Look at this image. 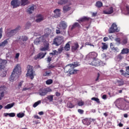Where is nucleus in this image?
Listing matches in <instances>:
<instances>
[{
  "mask_svg": "<svg viewBox=\"0 0 129 129\" xmlns=\"http://www.w3.org/2000/svg\"><path fill=\"white\" fill-rule=\"evenodd\" d=\"M29 38H28V36H22L21 37H20L19 38V41L20 42L23 41L21 43V45H24V44H25V42H27V41H28Z\"/></svg>",
  "mask_w": 129,
  "mask_h": 129,
  "instance_id": "nucleus-19",
  "label": "nucleus"
},
{
  "mask_svg": "<svg viewBox=\"0 0 129 129\" xmlns=\"http://www.w3.org/2000/svg\"><path fill=\"white\" fill-rule=\"evenodd\" d=\"M52 58H53V56L52 55H47L46 58V60L48 63H50L51 61H52Z\"/></svg>",
  "mask_w": 129,
  "mask_h": 129,
  "instance_id": "nucleus-39",
  "label": "nucleus"
},
{
  "mask_svg": "<svg viewBox=\"0 0 129 129\" xmlns=\"http://www.w3.org/2000/svg\"><path fill=\"white\" fill-rule=\"evenodd\" d=\"M77 70H74V68L73 67H72V68L70 70L69 72L70 73V74L72 75V74H76L77 73Z\"/></svg>",
  "mask_w": 129,
  "mask_h": 129,
  "instance_id": "nucleus-33",
  "label": "nucleus"
},
{
  "mask_svg": "<svg viewBox=\"0 0 129 129\" xmlns=\"http://www.w3.org/2000/svg\"><path fill=\"white\" fill-rule=\"evenodd\" d=\"M125 68L126 72H124V71H123V70H120L119 72L121 73V75H122L124 77H125L126 78H129V66L126 67Z\"/></svg>",
  "mask_w": 129,
  "mask_h": 129,
  "instance_id": "nucleus-12",
  "label": "nucleus"
},
{
  "mask_svg": "<svg viewBox=\"0 0 129 129\" xmlns=\"http://www.w3.org/2000/svg\"><path fill=\"white\" fill-rule=\"evenodd\" d=\"M20 57V53H17L15 55V59H19Z\"/></svg>",
  "mask_w": 129,
  "mask_h": 129,
  "instance_id": "nucleus-62",
  "label": "nucleus"
},
{
  "mask_svg": "<svg viewBox=\"0 0 129 129\" xmlns=\"http://www.w3.org/2000/svg\"><path fill=\"white\" fill-rule=\"evenodd\" d=\"M47 55V52L44 53L43 52H40L37 56L34 57V60H38V59H43Z\"/></svg>",
  "mask_w": 129,
  "mask_h": 129,
  "instance_id": "nucleus-17",
  "label": "nucleus"
},
{
  "mask_svg": "<svg viewBox=\"0 0 129 129\" xmlns=\"http://www.w3.org/2000/svg\"><path fill=\"white\" fill-rule=\"evenodd\" d=\"M64 50V47L62 46H61L58 49V52L59 54H61L62 53V51Z\"/></svg>",
  "mask_w": 129,
  "mask_h": 129,
  "instance_id": "nucleus-51",
  "label": "nucleus"
},
{
  "mask_svg": "<svg viewBox=\"0 0 129 129\" xmlns=\"http://www.w3.org/2000/svg\"><path fill=\"white\" fill-rule=\"evenodd\" d=\"M45 32H48V33H47V36H49L50 35V33L51 32V30H50L49 28H46L45 29Z\"/></svg>",
  "mask_w": 129,
  "mask_h": 129,
  "instance_id": "nucleus-59",
  "label": "nucleus"
},
{
  "mask_svg": "<svg viewBox=\"0 0 129 129\" xmlns=\"http://www.w3.org/2000/svg\"><path fill=\"white\" fill-rule=\"evenodd\" d=\"M53 13H54V18H59L61 16V10L56 9L54 10Z\"/></svg>",
  "mask_w": 129,
  "mask_h": 129,
  "instance_id": "nucleus-20",
  "label": "nucleus"
},
{
  "mask_svg": "<svg viewBox=\"0 0 129 129\" xmlns=\"http://www.w3.org/2000/svg\"><path fill=\"white\" fill-rule=\"evenodd\" d=\"M69 43H70V42L67 43L63 47L65 51H69V50H70V44H69Z\"/></svg>",
  "mask_w": 129,
  "mask_h": 129,
  "instance_id": "nucleus-36",
  "label": "nucleus"
},
{
  "mask_svg": "<svg viewBox=\"0 0 129 129\" xmlns=\"http://www.w3.org/2000/svg\"><path fill=\"white\" fill-rule=\"evenodd\" d=\"M46 84L47 85H50V84H52L53 83V80L52 79H48L45 82Z\"/></svg>",
  "mask_w": 129,
  "mask_h": 129,
  "instance_id": "nucleus-47",
  "label": "nucleus"
},
{
  "mask_svg": "<svg viewBox=\"0 0 129 129\" xmlns=\"http://www.w3.org/2000/svg\"><path fill=\"white\" fill-rule=\"evenodd\" d=\"M51 74V71H45L44 74L43 76L45 77H48L50 76V75Z\"/></svg>",
  "mask_w": 129,
  "mask_h": 129,
  "instance_id": "nucleus-42",
  "label": "nucleus"
},
{
  "mask_svg": "<svg viewBox=\"0 0 129 129\" xmlns=\"http://www.w3.org/2000/svg\"><path fill=\"white\" fill-rule=\"evenodd\" d=\"M102 44L103 45V46H102V49L103 50H106L107 48H108L107 44H106L105 43H102Z\"/></svg>",
  "mask_w": 129,
  "mask_h": 129,
  "instance_id": "nucleus-48",
  "label": "nucleus"
},
{
  "mask_svg": "<svg viewBox=\"0 0 129 129\" xmlns=\"http://www.w3.org/2000/svg\"><path fill=\"white\" fill-rule=\"evenodd\" d=\"M8 63V61L6 59H0V71L5 68V66Z\"/></svg>",
  "mask_w": 129,
  "mask_h": 129,
  "instance_id": "nucleus-18",
  "label": "nucleus"
},
{
  "mask_svg": "<svg viewBox=\"0 0 129 129\" xmlns=\"http://www.w3.org/2000/svg\"><path fill=\"white\" fill-rule=\"evenodd\" d=\"M52 52H53L54 56H55V55H58L59 54V52L56 50H53Z\"/></svg>",
  "mask_w": 129,
  "mask_h": 129,
  "instance_id": "nucleus-61",
  "label": "nucleus"
},
{
  "mask_svg": "<svg viewBox=\"0 0 129 129\" xmlns=\"http://www.w3.org/2000/svg\"><path fill=\"white\" fill-rule=\"evenodd\" d=\"M8 40L6 39L0 44V47H2V46L5 47V46H6L7 44H8Z\"/></svg>",
  "mask_w": 129,
  "mask_h": 129,
  "instance_id": "nucleus-40",
  "label": "nucleus"
},
{
  "mask_svg": "<svg viewBox=\"0 0 129 129\" xmlns=\"http://www.w3.org/2000/svg\"><path fill=\"white\" fill-rule=\"evenodd\" d=\"M40 103H41V101L39 100L37 102L34 103L33 106L34 107H37V106H38L39 105V104H40Z\"/></svg>",
  "mask_w": 129,
  "mask_h": 129,
  "instance_id": "nucleus-53",
  "label": "nucleus"
},
{
  "mask_svg": "<svg viewBox=\"0 0 129 129\" xmlns=\"http://www.w3.org/2000/svg\"><path fill=\"white\" fill-rule=\"evenodd\" d=\"M67 107L69 108H73V107H74V105L71 102H69L67 104Z\"/></svg>",
  "mask_w": 129,
  "mask_h": 129,
  "instance_id": "nucleus-41",
  "label": "nucleus"
},
{
  "mask_svg": "<svg viewBox=\"0 0 129 129\" xmlns=\"http://www.w3.org/2000/svg\"><path fill=\"white\" fill-rule=\"evenodd\" d=\"M0 91H2V92L0 93V96L3 98L4 96H5V92H6V86H1L0 87Z\"/></svg>",
  "mask_w": 129,
  "mask_h": 129,
  "instance_id": "nucleus-22",
  "label": "nucleus"
},
{
  "mask_svg": "<svg viewBox=\"0 0 129 129\" xmlns=\"http://www.w3.org/2000/svg\"><path fill=\"white\" fill-rule=\"evenodd\" d=\"M79 48V44L78 42H76L72 44V52H75Z\"/></svg>",
  "mask_w": 129,
  "mask_h": 129,
  "instance_id": "nucleus-16",
  "label": "nucleus"
},
{
  "mask_svg": "<svg viewBox=\"0 0 129 129\" xmlns=\"http://www.w3.org/2000/svg\"><path fill=\"white\" fill-rule=\"evenodd\" d=\"M97 56V53L95 52H90L87 56L88 63L90 61H92L93 60L96 59Z\"/></svg>",
  "mask_w": 129,
  "mask_h": 129,
  "instance_id": "nucleus-8",
  "label": "nucleus"
},
{
  "mask_svg": "<svg viewBox=\"0 0 129 129\" xmlns=\"http://www.w3.org/2000/svg\"><path fill=\"white\" fill-rule=\"evenodd\" d=\"M126 10L127 14H129V6H126Z\"/></svg>",
  "mask_w": 129,
  "mask_h": 129,
  "instance_id": "nucleus-64",
  "label": "nucleus"
},
{
  "mask_svg": "<svg viewBox=\"0 0 129 129\" xmlns=\"http://www.w3.org/2000/svg\"><path fill=\"white\" fill-rule=\"evenodd\" d=\"M54 96L52 95L48 96L46 98L48 99L49 101L52 102L53 101Z\"/></svg>",
  "mask_w": 129,
  "mask_h": 129,
  "instance_id": "nucleus-45",
  "label": "nucleus"
},
{
  "mask_svg": "<svg viewBox=\"0 0 129 129\" xmlns=\"http://www.w3.org/2000/svg\"><path fill=\"white\" fill-rule=\"evenodd\" d=\"M58 29H56V34H61V29L60 28H57Z\"/></svg>",
  "mask_w": 129,
  "mask_h": 129,
  "instance_id": "nucleus-60",
  "label": "nucleus"
},
{
  "mask_svg": "<svg viewBox=\"0 0 129 129\" xmlns=\"http://www.w3.org/2000/svg\"><path fill=\"white\" fill-rule=\"evenodd\" d=\"M78 112H79V113L80 114H83L84 113V110L81 109H79L78 110Z\"/></svg>",
  "mask_w": 129,
  "mask_h": 129,
  "instance_id": "nucleus-56",
  "label": "nucleus"
},
{
  "mask_svg": "<svg viewBox=\"0 0 129 129\" xmlns=\"http://www.w3.org/2000/svg\"><path fill=\"white\" fill-rule=\"evenodd\" d=\"M17 117L19 118H22V117H24L25 116V113H19L17 114Z\"/></svg>",
  "mask_w": 129,
  "mask_h": 129,
  "instance_id": "nucleus-43",
  "label": "nucleus"
},
{
  "mask_svg": "<svg viewBox=\"0 0 129 129\" xmlns=\"http://www.w3.org/2000/svg\"><path fill=\"white\" fill-rule=\"evenodd\" d=\"M37 9V6L35 5H32L31 6H30L27 10V13L31 15L33 14V12Z\"/></svg>",
  "mask_w": 129,
  "mask_h": 129,
  "instance_id": "nucleus-15",
  "label": "nucleus"
},
{
  "mask_svg": "<svg viewBox=\"0 0 129 129\" xmlns=\"http://www.w3.org/2000/svg\"><path fill=\"white\" fill-rule=\"evenodd\" d=\"M101 63H102V62L99 60V59H93L92 61H89V64L90 65H92V66H95L98 67V66H101Z\"/></svg>",
  "mask_w": 129,
  "mask_h": 129,
  "instance_id": "nucleus-9",
  "label": "nucleus"
},
{
  "mask_svg": "<svg viewBox=\"0 0 129 129\" xmlns=\"http://www.w3.org/2000/svg\"><path fill=\"white\" fill-rule=\"evenodd\" d=\"M55 95L56 96L59 97L61 95V93H59L58 92H56Z\"/></svg>",
  "mask_w": 129,
  "mask_h": 129,
  "instance_id": "nucleus-63",
  "label": "nucleus"
},
{
  "mask_svg": "<svg viewBox=\"0 0 129 129\" xmlns=\"http://www.w3.org/2000/svg\"><path fill=\"white\" fill-rule=\"evenodd\" d=\"M27 73L26 74V77H29L31 80H33L36 76L35 71L33 70V66L28 64L27 67Z\"/></svg>",
  "mask_w": 129,
  "mask_h": 129,
  "instance_id": "nucleus-2",
  "label": "nucleus"
},
{
  "mask_svg": "<svg viewBox=\"0 0 129 129\" xmlns=\"http://www.w3.org/2000/svg\"><path fill=\"white\" fill-rule=\"evenodd\" d=\"M15 104V102L8 104L7 105L5 106V109H10V108H12V107H13Z\"/></svg>",
  "mask_w": 129,
  "mask_h": 129,
  "instance_id": "nucleus-30",
  "label": "nucleus"
},
{
  "mask_svg": "<svg viewBox=\"0 0 129 129\" xmlns=\"http://www.w3.org/2000/svg\"><path fill=\"white\" fill-rule=\"evenodd\" d=\"M125 109L126 110L129 109V102H127V103L125 104Z\"/></svg>",
  "mask_w": 129,
  "mask_h": 129,
  "instance_id": "nucleus-58",
  "label": "nucleus"
},
{
  "mask_svg": "<svg viewBox=\"0 0 129 129\" xmlns=\"http://www.w3.org/2000/svg\"><path fill=\"white\" fill-rule=\"evenodd\" d=\"M48 92H52V89L50 88H44V89H40L39 93L41 96H45Z\"/></svg>",
  "mask_w": 129,
  "mask_h": 129,
  "instance_id": "nucleus-7",
  "label": "nucleus"
},
{
  "mask_svg": "<svg viewBox=\"0 0 129 129\" xmlns=\"http://www.w3.org/2000/svg\"><path fill=\"white\" fill-rule=\"evenodd\" d=\"M31 26V24L30 22H27L26 23V24L25 25V29L26 30H28V29H29V28L30 27V26Z\"/></svg>",
  "mask_w": 129,
  "mask_h": 129,
  "instance_id": "nucleus-52",
  "label": "nucleus"
},
{
  "mask_svg": "<svg viewBox=\"0 0 129 129\" xmlns=\"http://www.w3.org/2000/svg\"><path fill=\"white\" fill-rule=\"evenodd\" d=\"M58 27L60 28V30L64 31L67 29V23L64 21H62L60 22Z\"/></svg>",
  "mask_w": 129,
  "mask_h": 129,
  "instance_id": "nucleus-13",
  "label": "nucleus"
},
{
  "mask_svg": "<svg viewBox=\"0 0 129 129\" xmlns=\"http://www.w3.org/2000/svg\"><path fill=\"white\" fill-rule=\"evenodd\" d=\"M78 105L79 106H83V105H84V102H83L82 100L78 101Z\"/></svg>",
  "mask_w": 129,
  "mask_h": 129,
  "instance_id": "nucleus-50",
  "label": "nucleus"
},
{
  "mask_svg": "<svg viewBox=\"0 0 129 129\" xmlns=\"http://www.w3.org/2000/svg\"><path fill=\"white\" fill-rule=\"evenodd\" d=\"M68 3H69V0H59L57 4L60 5V6H63L64 5H67Z\"/></svg>",
  "mask_w": 129,
  "mask_h": 129,
  "instance_id": "nucleus-24",
  "label": "nucleus"
},
{
  "mask_svg": "<svg viewBox=\"0 0 129 129\" xmlns=\"http://www.w3.org/2000/svg\"><path fill=\"white\" fill-rule=\"evenodd\" d=\"M4 115L5 117H7L8 115L10 116V117H15L16 116V113H5Z\"/></svg>",
  "mask_w": 129,
  "mask_h": 129,
  "instance_id": "nucleus-27",
  "label": "nucleus"
},
{
  "mask_svg": "<svg viewBox=\"0 0 129 129\" xmlns=\"http://www.w3.org/2000/svg\"><path fill=\"white\" fill-rule=\"evenodd\" d=\"M49 45L50 44L49 43V42L45 41L43 43L44 47L40 48V51H48V50L49 49Z\"/></svg>",
  "mask_w": 129,
  "mask_h": 129,
  "instance_id": "nucleus-14",
  "label": "nucleus"
},
{
  "mask_svg": "<svg viewBox=\"0 0 129 129\" xmlns=\"http://www.w3.org/2000/svg\"><path fill=\"white\" fill-rule=\"evenodd\" d=\"M89 19L90 18L87 17H84L79 20V23H81V22H85V21H89Z\"/></svg>",
  "mask_w": 129,
  "mask_h": 129,
  "instance_id": "nucleus-34",
  "label": "nucleus"
},
{
  "mask_svg": "<svg viewBox=\"0 0 129 129\" xmlns=\"http://www.w3.org/2000/svg\"><path fill=\"white\" fill-rule=\"evenodd\" d=\"M102 6H103V4H102V2H100V1H97L96 3L95 4V7H96L97 8H101V7H102Z\"/></svg>",
  "mask_w": 129,
  "mask_h": 129,
  "instance_id": "nucleus-35",
  "label": "nucleus"
},
{
  "mask_svg": "<svg viewBox=\"0 0 129 129\" xmlns=\"http://www.w3.org/2000/svg\"><path fill=\"white\" fill-rule=\"evenodd\" d=\"M117 60L118 61H121V60H122L123 58V55H122V54L120 52L117 56Z\"/></svg>",
  "mask_w": 129,
  "mask_h": 129,
  "instance_id": "nucleus-37",
  "label": "nucleus"
},
{
  "mask_svg": "<svg viewBox=\"0 0 129 129\" xmlns=\"http://www.w3.org/2000/svg\"><path fill=\"white\" fill-rule=\"evenodd\" d=\"M22 29V27H21L20 25H18L16 29L12 30L11 31L8 32L7 33L6 35L8 38H11V37H13L15 36L16 34L18 33V32L20 31Z\"/></svg>",
  "mask_w": 129,
  "mask_h": 129,
  "instance_id": "nucleus-3",
  "label": "nucleus"
},
{
  "mask_svg": "<svg viewBox=\"0 0 129 129\" xmlns=\"http://www.w3.org/2000/svg\"><path fill=\"white\" fill-rule=\"evenodd\" d=\"M115 41L116 43H117V44H118V45H120V44H121L120 38H115Z\"/></svg>",
  "mask_w": 129,
  "mask_h": 129,
  "instance_id": "nucleus-49",
  "label": "nucleus"
},
{
  "mask_svg": "<svg viewBox=\"0 0 129 129\" xmlns=\"http://www.w3.org/2000/svg\"><path fill=\"white\" fill-rule=\"evenodd\" d=\"M96 119L91 118H85L82 120V122L84 124L86 125H90L91 122H93L94 124L96 123Z\"/></svg>",
  "mask_w": 129,
  "mask_h": 129,
  "instance_id": "nucleus-5",
  "label": "nucleus"
},
{
  "mask_svg": "<svg viewBox=\"0 0 129 129\" xmlns=\"http://www.w3.org/2000/svg\"><path fill=\"white\" fill-rule=\"evenodd\" d=\"M21 73L22 70L21 69V67H20L19 64H17L12 72V75L10 78V81L13 82L15 78H19V76L21 75Z\"/></svg>",
  "mask_w": 129,
  "mask_h": 129,
  "instance_id": "nucleus-1",
  "label": "nucleus"
},
{
  "mask_svg": "<svg viewBox=\"0 0 129 129\" xmlns=\"http://www.w3.org/2000/svg\"><path fill=\"white\" fill-rule=\"evenodd\" d=\"M91 99V100H93L94 101H96V102H97V103H100V100H99L98 98L92 97Z\"/></svg>",
  "mask_w": 129,
  "mask_h": 129,
  "instance_id": "nucleus-44",
  "label": "nucleus"
},
{
  "mask_svg": "<svg viewBox=\"0 0 129 129\" xmlns=\"http://www.w3.org/2000/svg\"><path fill=\"white\" fill-rule=\"evenodd\" d=\"M110 47L111 49V50H112L113 51H114V52H119V49L118 48V47L114 46V45L112 43H111L110 44Z\"/></svg>",
  "mask_w": 129,
  "mask_h": 129,
  "instance_id": "nucleus-23",
  "label": "nucleus"
},
{
  "mask_svg": "<svg viewBox=\"0 0 129 129\" xmlns=\"http://www.w3.org/2000/svg\"><path fill=\"white\" fill-rule=\"evenodd\" d=\"M80 24L77 22H75L73 25L72 27H71V30H73L74 29H75V28H80Z\"/></svg>",
  "mask_w": 129,
  "mask_h": 129,
  "instance_id": "nucleus-29",
  "label": "nucleus"
},
{
  "mask_svg": "<svg viewBox=\"0 0 129 129\" xmlns=\"http://www.w3.org/2000/svg\"><path fill=\"white\" fill-rule=\"evenodd\" d=\"M77 66H78V64H69L67 65L64 69V72H66V73H68V72H69V71H70V69H71V68H75V67H77Z\"/></svg>",
  "mask_w": 129,
  "mask_h": 129,
  "instance_id": "nucleus-11",
  "label": "nucleus"
},
{
  "mask_svg": "<svg viewBox=\"0 0 129 129\" xmlns=\"http://www.w3.org/2000/svg\"><path fill=\"white\" fill-rule=\"evenodd\" d=\"M63 43V36H58L53 40V44L55 46H60Z\"/></svg>",
  "mask_w": 129,
  "mask_h": 129,
  "instance_id": "nucleus-6",
  "label": "nucleus"
},
{
  "mask_svg": "<svg viewBox=\"0 0 129 129\" xmlns=\"http://www.w3.org/2000/svg\"><path fill=\"white\" fill-rule=\"evenodd\" d=\"M55 67H60V65L57 63L56 66H53V64H50L48 66V69H52V68H55Z\"/></svg>",
  "mask_w": 129,
  "mask_h": 129,
  "instance_id": "nucleus-46",
  "label": "nucleus"
},
{
  "mask_svg": "<svg viewBox=\"0 0 129 129\" xmlns=\"http://www.w3.org/2000/svg\"><path fill=\"white\" fill-rule=\"evenodd\" d=\"M127 43V39L124 38V39L122 40V42H121V44L122 45H125V44Z\"/></svg>",
  "mask_w": 129,
  "mask_h": 129,
  "instance_id": "nucleus-54",
  "label": "nucleus"
},
{
  "mask_svg": "<svg viewBox=\"0 0 129 129\" xmlns=\"http://www.w3.org/2000/svg\"><path fill=\"white\" fill-rule=\"evenodd\" d=\"M21 6V1L20 0H12L11 2V6L13 9L19 8Z\"/></svg>",
  "mask_w": 129,
  "mask_h": 129,
  "instance_id": "nucleus-10",
  "label": "nucleus"
},
{
  "mask_svg": "<svg viewBox=\"0 0 129 129\" xmlns=\"http://www.w3.org/2000/svg\"><path fill=\"white\" fill-rule=\"evenodd\" d=\"M112 13H113V7H110L108 11H104V13L106 15H111Z\"/></svg>",
  "mask_w": 129,
  "mask_h": 129,
  "instance_id": "nucleus-26",
  "label": "nucleus"
},
{
  "mask_svg": "<svg viewBox=\"0 0 129 129\" xmlns=\"http://www.w3.org/2000/svg\"><path fill=\"white\" fill-rule=\"evenodd\" d=\"M3 28H0V40L1 39H2V38H3Z\"/></svg>",
  "mask_w": 129,
  "mask_h": 129,
  "instance_id": "nucleus-57",
  "label": "nucleus"
},
{
  "mask_svg": "<svg viewBox=\"0 0 129 129\" xmlns=\"http://www.w3.org/2000/svg\"><path fill=\"white\" fill-rule=\"evenodd\" d=\"M35 45H39L41 43V37L37 38L34 42Z\"/></svg>",
  "mask_w": 129,
  "mask_h": 129,
  "instance_id": "nucleus-38",
  "label": "nucleus"
},
{
  "mask_svg": "<svg viewBox=\"0 0 129 129\" xmlns=\"http://www.w3.org/2000/svg\"><path fill=\"white\" fill-rule=\"evenodd\" d=\"M36 18H38L35 20L36 23H40L42 21H44V16L41 14L36 15Z\"/></svg>",
  "mask_w": 129,
  "mask_h": 129,
  "instance_id": "nucleus-21",
  "label": "nucleus"
},
{
  "mask_svg": "<svg viewBox=\"0 0 129 129\" xmlns=\"http://www.w3.org/2000/svg\"><path fill=\"white\" fill-rule=\"evenodd\" d=\"M71 10V7H69L68 5H65L63 7V12L64 14H66L67 12H69V11H70Z\"/></svg>",
  "mask_w": 129,
  "mask_h": 129,
  "instance_id": "nucleus-25",
  "label": "nucleus"
},
{
  "mask_svg": "<svg viewBox=\"0 0 129 129\" xmlns=\"http://www.w3.org/2000/svg\"><path fill=\"white\" fill-rule=\"evenodd\" d=\"M24 83V81H21L19 84H18V88L20 89V88L22 87V86L23 85V83Z\"/></svg>",
  "mask_w": 129,
  "mask_h": 129,
  "instance_id": "nucleus-55",
  "label": "nucleus"
},
{
  "mask_svg": "<svg viewBox=\"0 0 129 129\" xmlns=\"http://www.w3.org/2000/svg\"><path fill=\"white\" fill-rule=\"evenodd\" d=\"M29 4H30V1H29V0H21L22 6H27V5H29Z\"/></svg>",
  "mask_w": 129,
  "mask_h": 129,
  "instance_id": "nucleus-32",
  "label": "nucleus"
},
{
  "mask_svg": "<svg viewBox=\"0 0 129 129\" xmlns=\"http://www.w3.org/2000/svg\"><path fill=\"white\" fill-rule=\"evenodd\" d=\"M124 81L122 79L120 80H117V84L118 86H122V85H124Z\"/></svg>",
  "mask_w": 129,
  "mask_h": 129,
  "instance_id": "nucleus-28",
  "label": "nucleus"
},
{
  "mask_svg": "<svg viewBox=\"0 0 129 129\" xmlns=\"http://www.w3.org/2000/svg\"><path fill=\"white\" fill-rule=\"evenodd\" d=\"M121 54H128L129 53V49L127 48H123L121 51Z\"/></svg>",
  "mask_w": 129,
  "mask_h": 129,
  "instance_id": "nucleus-31",
  "label": "nucleus"
},
{
  "mask_svg": "<svg viewBox=\"0 0 129 129\" xmlns=\"http://www.w3.org/2000/svg\"><path fill=\"white\" fill-rule=\"evenodd\" d=\"M119 29L117 27V25L115 23H112L111 27H110L108 33L109 34H113V33H118Z\"/></svg>",
  "mask_w": 129,
  "mask_h": 129,
  "instance_id": "nucleus-4",
  "label": "nucleus"
}]
</instances>
